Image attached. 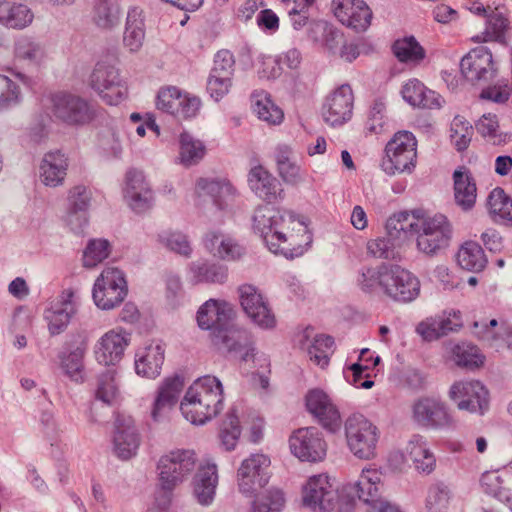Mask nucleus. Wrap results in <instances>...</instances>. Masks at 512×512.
<instances>
[{"instance_id": "obj_1", "label": "nucleus", "mask_w": 512, "mask_h": 512, "mask_svg": "<svg viewBox=\"0 0 512 512\" xmlns=\"http://www.w3.org/2000/svg\"><path fill=\"white\" fill-rule=\"evenodd\" d=\"M254 229L271 252L286 258L303 255L312 242L306 223L287 210L259 208L254 215Z\"/></svg>"}, {"instance_id": "obj_2", "label": "nucleus", "mask_w": 512, "mask_h": 512, "mask_svg": "<svg viewBox=\"0 0 512 512\" xmlns=\"http://www.w3.org/2000/svg\"><path fill=\"white\" fill-rule=\"evenodd\" d=\"M271 459L264 453L245 458L237 472L238 485L243 493L256 494L251 512H278L284 504L279 489L261 491L271 476Z\"/></svg>"}, {"instance_id": "obj_3", "label": "nucleus", "mask_w": 512, "mask_h": 512, "mask_svg": "<svg viewBox=\"0 0 512 512\" xmlns=\"http://www.w3.org/2000/svg\"><path fill=\"white\" fill-rule=\"evenodd\" d=\"M358 285L365 293L378 290L385 297L398 302L412 301L420 291L417 277L395 264H382L366 269L358 278Z\"/></svg>"}, {"instance_id": "obj_4", "label": "nucleus", "mask_w": 512, "mask_h": 512, "mask_svg": "<svg viewBox=\"0 0 512 512\" xmlns=\"http://www.w3.org/2000/svg\"><path fill=\"white\" fill-rule=\"evenodd\" d=\"M223 398L220 380L211 375L202 376L187 388L180 410L191 423L204 424L220 413Z\"/></svg>"}, {"instance_id": "obj_5", "label": "nucleus", "mask_w": 512, "mask_h": 512, "mask_svg": "<svg viewBox=\"0 0 512 512\" xmlns=\"http://www.w3.org/2000/svg\"><path fill=\"white\" fill-rule=\"evenodd\" d=\"M212 343L219 351L238 353L243 361L259 363V369L253 373L254 384L266 389L269 385L270 363L264 355H259L252 346L249 333L232 320L217 332H212Z\"/></svg>"}, {"instance_id": "obj_6", "label": "nucleus", "mask_w": 512, "mask_h": 512, "mask_svg": "<svg viewBox=\"0 0 512 512\" xmlns=\"http://www.w3.org/2000/svg\"><path fill=\"white\" fill-rule=\"evenodd\" d=\"M199 460L192 449L172 448L164 451L156 462L157 490L163 496L171 498L198 468Z\"/></svg>"}, {"instance_id": "obj_7", "label": "nucleus", "mask_w": 512, "mask_h": 512, "mask_svg": "<svg viewBox=\"0 0 512 512\" xmlns=\"http://www.w3.org/2000/svg\"><path fill=\"white\" fill-rule=\"evenodd\" d=\"M418 141L407 130L395 132L387 141L381 159V167L388 175L412 173L417 165Z\"/></svg>"}, {"instance_id": "obj_8", "label": "nucleus", "mask_w": 512, "mask_h": 512, "mask_svg": "<svg viewBox=\"0 0 512 512\" xmlns=\"http://www.w3.org/2000/svg\"><path fill=\"white\" fill-rule=\"evenodd\" d=\"M46 109L50 118L71 126L87 125L96 118V110L86 99L69 92L51 95Z\"/></svg>"}, {"instance_id": "obj_9", "label": "nucleus", "mask_w": 512, "mask_h": 512, "mask_svg": "<svg viewBox=\"0 0 512 512\" xmlns=\"http://www.w3.org/2000/svg\"><path fill=\"white\" fill-rule=\"evenodd\" d=\"M128 295V283L124 272L115 266H106L96 278L92 298L102 310L119 307Z\"/></svg>"}, {"instance_id": "obj_10", "label": "nucleus", "mask_w": 512, "mask_h": 512, "mask_svg": "<svg viewBox=\"0 0 512 512\" xmlns=\"http://www.w3.org/2000/svg\"><path fill=\"white\" fill-rule=\"evenodd\" d=\"M345 436L350 451L359 459L375 457L379 442L378 428L361 414L349 416L345 422Z\"/></svg>"}, {"instance_id": "obj_11", "label": "nucleus", "mask_w": 512, "mask_h": 512, "mask_svg": "<svg viewBox=\"0 0 512 512\" xmlns=\"http://www.w3.org/2000/svg\"><path fill=\"white\" fill-rule=\"evenodd\" d=\"M415 235L418 249L425 254L433 255L448 245L451 225L445 215L423 211Z\"/></svg>"}, {"instance_id": "obj_12", "label": "nucleus", "mask_w": 512, "mask_h": 512, "mask_svg": "<svg viewBox=\"0 0 512 512\" xmlns=\"http://www.w3.org/2000/svg\"><path fill=\"white\" fill-rule=\"evenodd\" d=\"M156 107L176 118L188 120L198 115L201 100L198 96L176 86H165L157 94Z\"/></svg>"}, {"instance_id": "obj_13", "label": "nucleus", "mask_w": 512, "mask_h": 512, "mask_svg": "<svg viewBox=\"0 0 512 512\" xmlns=\"http://www.w3.org/2000/svg\"><path fill=\"white\" fill-rule=\"evenodd\" d=\"M449 397L460 410L483 414L488 407L489 391L476 379L455 381L449 389Z\"/></svg>"}, {"instance_id": "obj_14", "label": "nucleus", "mask_w": 512, "mask_h": 512, "mask_svg": "<svg viewBox=\"0 0 512 512\" xmlns=\"http://www.w3.org/2000/svg\"><path fill=\"white\" fill-rule=\"evenodd\" d=\"M293 455L301 461L320 462L327 452V443L322 432L313 426L295 430L289 439Z\"/></svg>"}, {"instance_id": "obj_15", "label": "nucleus", "mask_w": 512, "mask_h": 512, "mask_svg": "<svg viewBox=\"0 0 512 512\" xmlns=\"http://www.w3.org/2000/svg\"><path fill=\"white\" fill-rule=\"evenodd\" d=\"M88 85L109 105L119 104L127 95V87L118 70L111 66H96L89 76Z\"/></svg>"}, {"instance_id": "obj_16", "label": "nucleus", "mask_w": 512, "mask_h": 512, "mask_svg": "<svg viewBox=\"0 0 512 512\" xmlns=\"http://www.w3.org/2000/svg\"><path fill=\"white\" fill-rule=\"evenodd\" d=\"M307 411L326 430L336 433L342 426V417L331 397L321 389H311L305 395Z\"/></svg>"}, {"instance_id": "obj_17", "label": "nucleus", "mask_w": 512, "mask_h": 512, "mask_svg": "<svg viewBox=\"0 0 512 512\" xmlns=\"http://www.w3.org/2000/svg\"><path fill=\"white\" fill-rule=\"evenodd\" d=\"M113 451L122 460L136 456L141 445V436L130 416L117 414L112 436Z\"/></svg>"}, {"instance_id": "obj_18", "label": "nucleus", "mask_w": 512, "mask_h": 512, "mask_svg": "<svg viewBox=\"0 0 512 512\" xmlns=\"http://www.w3.org/2000/svg\"><path fill=\"white\" fill-rule=\"evenodd\" d=\"M332 10L343 26L357 32H363L371 25L373 13L364 0H333Z\"/></svg>"}, {"instance_id": "obj_19", "label": "nucleus", "mask_w": 512, "mask_h": 512, "mask_svg": "<svg viewBox=\"0 0 512 512\" xmlns=\"http://www.w3.org/2000/svg\"><path fill=\"white\" fill-rule=\"evenodd\" d=\"M354 96L349 85H341L326 98L322 117L331 126H340L349 121L353 112Z\"/></svg>"}, {"instance_id": "obj_20", "label": "nucleus", "mask_w": 512, "mask_h": 512, "mask_svg": "<svg viewBox=\"0 0 512 512\" xmlns=\"http://www.w3.org/2000/svg\"><path fill=\"white\" fill-rule=\"evenodd\" d=\"M381 487V471L374 467H368L362 470L355 482L347 484L344 491L350 498L358 499L375 507L385 501L380 496Z\"/></svg>"}, {"instance_id": "obj_21", "label": "nucleus", "mask_w": 512, "mask_h": 512, "mask_svg": "<svg viewBox=\"0 0 512 512\" xmlns=\"http://www.w3.org/2000/svg\"><path fill=\"white\" fill-rule=\"evenodd\" d=\"M123 192L131 208L138 213L149 210L153 205V190L142 171L131 169L126 173Z\"/></svg>"}, {"instance_id": "obj_22", "label": "nucleus", "mask_w": 512, "mask_h": 512, "mask_svg": "<svg viewBox=\"0 0 512 512\" xmlns=\"http://www.w3.org/2000/svg\"><path fill=\"white\" fill-rule=\"evenodd\" d=\"M185 385L186 378L179 373L169 375L161 381L151 409V416L154 420L163 417L178 403Z\"/></svg>"}, {"instance_id": "obj_23", "label": "nucleus", "mask_w": 512, "mask_h": 512, "mask_svg": "<svg viewBox=\"0 0 512 512\" xmlns=\"http://www.w3.org/2000/svg\"><path fill=\"white\" fill-rule=\"evenodd\" d=\"M239 293L241 307L249 318L262 328L268 329L275 326L274 314L256 287L244 284L239 288Z\"/></svg>"}, {"instance_id": "obj_24", "label": "nucleus", "mask_w": 512, "mask_h": 512, "mask_svg": "<svg viewBox=\"0 0 512 512\" xmlns=\"http://www.w3.org/2000/svg\"><path fill=\"white\" fill-rule=\"evenodd\" d=\"M130 339L122 329H112L106 332L98 341L95 348L97 362L104 366H115L124 357Z\"/></svg>"}, {"instance_id": "obj_25", "label": "nucleus", "mask_w": 512, "mask_h": 512, "mask_svg": "<svg viewBox=\"0 0 512 512\" xmlns=\"http://www.w3.org/2000/svg\"><path fill=\"white\" fill-rule=\"evenodd\" d=\"M234 316L235 312L227 301L209 299L199 307L196 320L201 329L217 332L234 320Z\"/></svg>"}, {"instance_id": "obj_26", "label": "nucleus", "mask_w": 512, "mask_h": 512, "mask_svg": "<svg viewBox=\"0 0 512 512\" xmlns=\"http://www.w3.org/2000/svg\"><path fill=\"white\" fill-rule=\"evenodd\" d=\"M75 312L74 292L71 289L63 290L59 296L50 301L45 314L50 333L53 335L61 333Z\"/></svg>"}, {"instance_id": "obj_27", "label": "nucleus", "mask_w": 512, "mask_h": 512, "mask_svg": "<svg viewBox=\"0 0 512 512\" xmlns=\"http://www.w3.org/2000/svg\"><path fill=\"white\" fill-rule=\"evenodd\" d=\"M413 419L423 427H439L449 421L445 404L435 397H422L413 406Z\"/></svg>"}, {"instance_id": "obj_28", "label": "nucleus", "mask_w": 512, "mask_h": 512, "mask_svg": "<svg viewBox=\"0 0 512 512\" xmlns=\"http://www.w3.org/2000/svg\"><path fill=\"white\" fill-rule=\"evenodd\" d=\"M69 167V160L60 150L47 152L39 166V179L48 187H57L64 183Z\"/></svg>"}, {"instance_id": "obj_29", "label": "nucleus", "mask_w": 512, "mask_h": 512, "mask_svg": "<svg viewBox=\"0 0 512 512\" xmlns=\"http://www.w3.org/2000/svg\"><path fill=\"white\" fill-rule=\"evenodd\" d=\"M452 181L455 203L463 210L472 209L477 200V184L470 169L458 166L452 174Z\"/></svg>"}, {"instance_id": "obj_30", "label": "nucleus", "mask_w": 512, "mask_h": 512, "mask_svg": "<svg viewBox=\"0 0 512 512\" xmlns=\"http://www.w3.org/2000/svg\"><path fill=\"white\" fill-rule=\"evenodd\" d=\"M248 184L255 194L267 203L276 202L283 192L277 179L263 165L250 169Z\"/></svg>"}, {"instance_id": "obj_31", "label": "nucleus", "mask_w": 512, "mask_h": 512, "mask_svg": "<svg viewBox=\"0 0 512 512\" xmlns=\"http://www.w3.org/2000/svg\"><path fill=\"white\" fill-rule=\"evenodd\" d=\"M205 249L221 260H236L243 253V247L229 234L220 231H209L203 238Z\"/></svg>"}, {"instance_id": "obj_32", "label": "nucleus", "mask_w": 512, "mask_h": 512, "mask_svg": "<svg viewBox=\"0 0 512 512\" xmlns=\"http://www.w3.org/2000/svg\"><path fill=\"white\" fill-rule=\"evenodd\" d=\"M391 50L395 58L409 68H416L427 59L426 49L414 36L396 39L391 46Z\"/></svg>"}, {"instance_id": "obj_33", "label": "nucleus", "mask_w": 512, "mask_h": 512, "mask_svg": "<svg viewBox=\"0 0 512 512\" xmlns=\"http://www.w3.org/2000/svg\"><path fill=\"white\" fill-rule=\"evenodd\" d=\"M461 71L469 81H477L492 69V54L484 47L472 49L461 60Z\"/></svg>"}, {"instance_id": "obj_34", "label": "nucleus", "mask_w": 512, "mask_h": 512, "mask_svg": "<svg viewBox=\"0 0 512 512\" xmlns=\"http://www.w3.org/2000/svg\"><path fill=\"white\" fill-rule=\"evenodd\" d=\"M200 197H210L214 204L223 208L235 194V189L226 178H200L196 183Z\"/></svg>"}, {"instance_id": "obj_35", "label": "nucleus", "mask_w": 512, "mask_h": 512, "mask_svg": "<svg viewBox=\"0 0 512 512\" xmlns=\"http://www.w3.org/2000/svg\"><path fill=\"white\" fill-rule=\"evenodd\" d=\"M87 351V342L82 339L71 343L60 356L62 371L74 381H83L85 375L84 357Z\"/></svg>"}, {"instance_id": "obj_36", "label": "nucleus", "mask_w": 512, "mask_h": 512, "mask_svg": "<svg viewBox=\"0 0 512 512\" xmlns=\"http://www.w3.org/2000/svg\"><path fill=\"white\" fill-rule=\"evenodd\" d=\"M194 478V495L202 505L210 504L215 495L218 482L217 467L215 464H200L196 469Z\"/></svg>"}, {"instance_id": "obj_37", "label": "nucleus", "mask_w": 512, "mask_h": 512, "mask_svg": "<svg viewBox=\"0 0 512 512\" xmlns=\"http://www.w3.org/2000/svg\"><path fill=\"white\" fill-rule=\"evenodd\" d=\"M251 108L257 117L268 125H280L284 120L283 110L265 90H255L251 94Z\"/></svg>"}, {"instance_id": "obj_38", "label": "nucleus", "mask_w": 512, "mask_h": 512, "mask_svg": "<svg viewBox=\"0 0 512 512\" xmlns=\"http://www.w3.org/2000/svg\"><path fill=\"white\" fill-rule=\"evenodd\" d=\"M423 211H400L391 215L386 222V230L389 237L392 239H404L415 235Z\"/></svg>"}, {"instance_id": "obj_39", "label": "nucleus", "mask_w": 512, "mask_h": 512, "mask_svg": "<svg viewBox=\"0 0 512 512\" xmlns=\"http://www.w3.org/2000/svg\"><path fill=\"white\" fill-rule=\"evenodd\" d=\"M453 363L468 371H478L485 367L486 356L475 344L462 342L454 345L450 352Z\"/></svg>"}, {"instance_id": "obj_40", "label": "nucleus", "mask_w": 512, "mask_h": 512, "mask_svg": "<svg viewBox=\"0 0 512 512\" xmlns=\"http://www.w3.org/2000/svg\"><path fill=\"white\" fill-rule=\"evenodd\" d=\"M32 11L24 4L0 1V24L12 29H23L33 21Z\"/></svg>"}, {"instance_id": "obj_41", "label": "nucleus", "mask_w": 512, "mask_h": 512, "mask_svg": "<svg viewBox=\"0 0 512 512\" xmlns=\"http://www.w3.org/2000/svg\"><path fill=\"white\" fill-rule=\"evenodd\" d=\"M456 264L465 271L479 273L487 265V258L482 246L475 241H466L458 249Z\"/></svg>"}, {"instance_id": "obj_42", "label": "nucleus", "mask_w": 512, "mask_h": 512, "mask_svg": "<svg viewBox=\"0 0 512 512\" xmlns=\"http://www.w3.org/2000/svg\"><path fill=\"white\" fill-rule=\"evenodd\" d=\"M163 362L164 349L158 343H151L138 354L135 369L138 375L155 378L160 374Z\"/></svg>"}, {"instance_id": "obj_43", "label": "nucleus", "mask_w": 512, "mask_h": 512, "mask_svg": "<svg viewBox=\"0 0 512 512\" xmlns=\"http://www.w3.org/2000/svg\"><path fill=\"white\" fill-rule=\"evenodd\" d=\"M403 98L414 107L424 109L439 108L440 103L436 93L428 89L417 79H411L406 82L402 88Z\"/></svg>"}, {"instance_id": "obj_44", "label": "nucleus", "mask_w": 512, "mask_h": 512, "mask_svg": "<svg viewBox=\"0 0 512 512\" xmlns=\"http://www.w3.org/2000/svg\"><path fill=\"white\" fill-rule=\"evenodd\" d=\"M487 209L493 220L512 224V197L503 188L496 187L489 193Z\"/></svg>"}, {"instance_id": "obj_45", "label": "nucleus", "mask_w": 512, "mask_h": 512, "mask_svg": "<svg viewBox=\"0 0 512 512\" xmlns=\"http://www.w3.org/2000/svg\"><path fill=\"white\" fill-rule=\"evenodd\" d=\"M331 492L329 477L325 474L314 475L308 479L302 490L304 505L312 508L321 506Z\"/></svg>"}, {"instance_id": "obj_46", "label": "nucleus", "mask_w": 512, "mask_h": 512, "mask_svg": "<svg viewBox=\"0 0 512 512\" xmlns=\"http://www.w3.org/2000/svg\"><path fill=\"white\" fill-rule=\"evenodd\" d=\"M301 62V56L296 49H290L263 62V73L268 78H276L283 73L296 69Z\"/></svg>"}, {"instance_id": "obj_47", "label": "nucleus", "mask_w": 512, "mask_h": 512, "mask_svg": "<svg viewBox=\"0 0 512 512\" xmlns=\"http://www.w3.org/2000/svg\"><path fill=\"white\" fill-rule=\"evenodd\" d=\"M404 459L411 462L421 472H431L435 465V457L426 443L420 439L411 440L405 448Z\"/></svg>"}, {"instance_id": "obj_48", "label": "nucleus", "mask_w": 512, "mask_h": 512, "mask_svg": "<svg viewBox=\"0 0 512 512\" xmlns=\"http://www.w3.org/2000/svg\"><path fill=\"white\" fill-rule=\"evenodd\" d=\"M206 154V147L202 141L195 139L184 131L179 136V161L184 166L199 163Z\"/></svg>"}, {"instance_id": "obj_49", "label": "nucleus", "mask_w": 512, "mask_h": 512, "mask_svg": "<svg viewBox=\"0 0 512 512\" xmlns=\"http://www.w3.org/2000/svg\"><path fill=\"white\" fill-rule=\"evenodd\" d=\"M275 163L279 176L287 183L295 184L301 180V169L291 157V149L279 146L275 150Z\"/></svg>"}, {"instance_id": "obj_50", "label": "nucleus", "mask_w": 512, "mask_h": 512, "mask_svg": "<svg viewBox=\"0 0 512 512\" xmlns=\"http://www.w3.org/2000/svg\"><path fill=\"white\" fill-rule=\"evenodd\" d=\"M95 397L109 405L115 404L120 400L121 393L115 369L103 373L98 378Z\"/></svg>"}, {"instance_id": "obj_51", "label": "nucleus", "mask_w": 512, "mask_h": 512, "mask_svg": "<svg viewBox=\"0 0 512 512\" xmlns=\"http://www.w3.org/2000/svg\"><path fill=\"white\" fill-rule=\"evenodd\" d=\"M334 353V340L331 336L319 334L313 336V341L308 348L310 360L320 368L329 365L330 357Z\"/></svg>"}, {"instance_id": "obj_52", "label": "nucleus", "mask_w": 512, "mask_h": 512, "mask_svg": "<svg viewBox=\"0 0 512 512\" xmlns=\"http://www.w3.org/2000/svg\"><path fill=\"white\" fill-rule=\"evenodd\" d=\"M111 247L107 240L91 239L82 254V265L92 269L102 263L110 255Z\"/></svg>"}, {"instance_id": "obj_53", "label": "nucleus", "mask_w": 512, "mask_h": 512, "mask_svg": "<svg viewBox=\"0 0 512 512\" xmlns=\"http://www.w3.org/2000/svg\"><path fill=\"white\" fill-rule=\"evenodd\" d=\"M241 435L240 420L237 415L229 413L221 423L219 439L227 451L233 450Z\"/></svg>"}, {"instance_id": "obj_54", "label": "nucleus", "mask_w": 512, "mask_h": 512, "mask_svg": "<svg viewBox=\"0 0 512 512\" xmlns=\"http://www.w3.org/2000/svg\"><path fill=\"white\" fill-rule=\"evenodd\" d=\"M474 131L473 127L460 119L455 118L451 124L450 140L454 148L463 153L469 147Z\"/></svg>"}, {"instance_id": "obj_55", "label": "nucleus", "mask_w": 512, "mask_h": 512, "mask_svg": "<svg viewBox=\"0 0 512 512\" xmlns=\"http://www.w3.org/2000/svg\"><path fill=\"white\" fill-rule=\"evenodd\" d=\"M509 20L501 13L493 12L489 15L486 29L483 33V41H503L509 29Z\"/></svg>"}, {"instance_id": "obj_56", "label": "nucleus", "mask_w": 512, "mask_h": 512, "mask_svg": "<svg viewBox=\"0 0 512 512\" xmlns=\"http://www.w3.org/2000/svg\"><path fill=\"white\" fill-rule=\"evenodd\" d=\"M480 485L483 491L501 500L509 501L510 497L504 487V481L499 471H487L483 473Z\"/></svg>"}, {"instance_id": "obj_57", "label": "nucleus", "mask_w": 512, "mask_h": 512, "mask_svg": "<svg viewBox=\"0 0 512 512\" xmlns=\"http://www.w3.org/2000/svg\"><path fill=\"white\" fill-rule=\"evenodd\" d=\"M144 24L142 20L128 18L124 32V44L130 51H137L144 42Z\"/></svg>"}, {"instance_id": "obj_58", "label": "nucleus", "mask_w": 512, "mask_h": 512, "mask_svg": "<svg viewBox=\"0 0 512 512\" xmlns=\"http://www.w3.org/2000/svg\"><path fill=\"white\" fill-rule=\"evenodd\" d=\"M20 98V88L16 82L0 74V108L16 104Z\"/></svg>"}, {"instance_id": "obj_59", "label": "nucleus", "mask_w": 512, "mask_h": 512, "mask_svg": "<svg viewBox=\"0 0 512 512\" xmlns=\"http://www.w3.org/2000/svg\"><path fill=\"white\" fill-rule=\"evenodd\" d=\"M450 492L447 487L442 485H433L429 488L427 494V507L431 510L442 511L448 507Z\"/></svg>"}, {"instance_id": "obj_60", "label": "nucleus", "mask_w": 512, "mask_h": 512, "mask_svg": "<svg viewBox=\"0 0 512 512\" xmlns=\"http://www.w3.org/2000/svg\"><path fill=\"white\" fill-rule=\"evenodd\" d=\"M70 211L77 213L85 210L91 200V191L84 185H76L69 190Z\"/></svg>"}, {"instance_id": "obj_61", "label": "nucleus", "mask_w": 512, "mask_h": 512, "mask_svg": "<svg viewBox=\"0 0 512 512\" xmlns=\"http://www.w3.org/2000/svg\"><path fill=\"white\" fill-rule=\"evenodd\" d=\"M234 66L235 60L233 55L228 51H219L215 56L210 74L232 79Z\"/></svg>"}, {"instance_id": "obj_62", "label": "nucleus", "mask_w": 512, "mask_h": 512, "mask_svg": "<svg viewBox=\"0 0 512 512\" xmlns=\"http://www.w3.org/2000/svg\"><path fill=\"white\" fill-rule=\"evenodd\" d=\"M232 79L210 74L207 82V91L216 101L224 98L230 91Z\"/></svg>"}, {"instance_id": "obj_63", "label": "nucleus", "mask_w": 512, "mask_h": 512, "mask_svg": "<svg viewBox=\"0 0 512 512\" xmlns=\"http://www.w3.org/2000/svg\"><path fill=\"white\" fill-rule=\"evenodd\" d=\"M443 330L444 335L451 332H457L464 326L462 313L459 310H445L439 316H437Z\"/></svg>"}, {"instance_id": "obj_64", "label": "nucleus", "mask_w": 512, "mask_h": 512, "mask_svg": "<svg viewBox=\"0 0 512 512\" xmlns=\"http://www.w3.org/2000/svg\"><path fill=\"white\" fill-rule=\"evenodd\" d=\"M416 331L426 341H433L445 336L438 317H430L421 321L417 325Z\"/></svg>"}]
</instances>
